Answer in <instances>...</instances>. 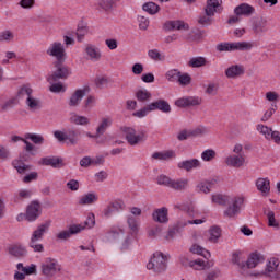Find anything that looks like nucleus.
<instances>
[{
    "label": "nucleus",
    "instance_id": "nucleus-1",
    "mask_svg": "<svg viewBox=\"0 0 280 280\" xmlns=\"http://www.w3.org/2000/svg\"><path fill=\"white\" fill-rule=\"evenodd\" d=\"M156 183L158 185L173 189V191H187L189 189V178L185 177L173 179L167 175H159Z\"/></svg>",
    "mask_w": 280,
    "mask_h": 280
},
{
    "label": "nucleus",
    "instance_id": "nucleus-2",
    "mask_svg": "<svg viewBox=\"0 0 280 280\" xmlns=\"http://www.w3.org/2000/svg\"><path fill=\"white\" fill-rule=\"evenodd\" d=\"M51 226V221H45L44 223L39 224L31 236L28 246L34 250V253H43L45 250V246L38 243L45 236V233L49 231Z\"/></svg>",
    "mask_w": 280,
    "mask_h": 280
},
{
    "label": "nucleus",
    "instance_id": "nucleus-3",
    "mask_svg": "<svg viewBox=\"0 0 280 280\" xmlns=\"http://www.w3.org/2000/svg\"><path fill=\"white\" fill-rule=\"evenodd\" d=\"M147 268L148 270H153V272H156L158 275L165 272V270H167V256H164L161 252L154 253L147 264Z\"/></svg>",
    "mask_w": 280,
    "mask_h": 280
},
{
    "label": "nucleus",
    "instance_id": "nucleus-4",
    "mask_svg": "<svg viewBox=\"0 0 280 280\" xmlns=\"http://www.w3.org/2000/svg\"><path fill=\"white\" fill-rule=\"evenodd\" d=\"M47 56L55 58V62H67V49L65 44L60 42H54L46 49Z\"/></svg>",
    "mask_w": 280,
    "mask_h": 280
},
{
    "label": "nucleus",
    "instance_id": "nucleus-5",
    "mask_svg": "<svg viewBox=\"0 0 280 280\" xmlns=\"http://www.w3.org/2000/svg\"><path fill=\"white\" fill-rule=\"evenodd\" d=\"M55 71L48 75L47 82L49 84H54V82H58V80H67L69 75H71V70L69 67L65 66V62H54Z\"/></svg>",
    "mask_w": 280,
    "mask_h": 280
},
{
    "label": "nucleus",
    "instance_id": "nucleus-6",
    "mask_svg": "<svg viewBox=\"0 0 280 280\" xmlns=\"http://www.w3.org/2000/svg\"><path fill=\"white\" fill-rule=\"evenodd\" d=\"M253 43L250 42H235L221 43L217 45V51H250Z\"/></svg>",
    "mask_w": 280,
    "mask_h": 280
},
{
    "label": "nucleus",
    "instance_id": "nucleus-7",
    "mask_svg": "<svg viewBox=\"0 0 280 280\" xmlns=\"http://www.w3.org/2000/svg\"><path fill=\"white\" fill-rule=\"evenodd\" d=\"M120 132H122L129 145H138L141 141H145V131H140L139 135H137L135 128L122 126L120 127Z\"/></svg>",
    "mask_w": 280,
    "mask_h": 280
},
{
    "label": "nucleus",
    "instance_id": "nucleus-8",
    "mask_svg": "<svg viewBox=\"0 0 280 280\" xmlns=\"http://www.w3.org/2000/svg\"><path fill=\"white\" fill-rule=\"evenodd\" d=\"M279 268V259L277 258H270L267 267L264 271L259 272L258 275H264L265 277H268L269 279L277 280L280 279V272L278 270Z\"/></svg>",
    "mask_w": 280,
    "mask_h": 280
},
{
    "label": "nucleus",
    "instance_id": "nucleus-9",
    "mask_svg": "<svg viewBox=\"0 0 280 280\" xmlns=\"http://www.w3.org/2000/svg\"><path fill=\"white\" fill-rule=\"evenodd\" d=\"M228 205V209L223 212L224 217L235 218L236 215H240V211H242V205H244V199L235 197L231 199L230 203Z\"/></svg>",
    "mask_w": 280,
    "mask_h": 280
},
{
    "label": "nucleus",
    "instance_id": "nucleus-10",
    "mask_svg": "<svg viewBox=\"0 0 280 280\" xmlns=\"http://www.w3.org/2000/svg\"><path fill=\"white\" fill-rule=\"evenodd\" d=\"M202 98L200 96H184L175 101V106L178 108H191L194 106H200Z\"/></svg>",
    "mask_w": 280,
    "mask_h": 280
},
{
    "label": "nucleus",
    "instance_id": "nucleus-11",
    "mask_svg": "<svg viewBox=\"0 0 280 280\" xmlns=\"http://www.w3.org/2000/svg\"><path fill=\"white\" fill-rule=\"evenodd\" d=\"M40 202L32 201L26 208L25 220H27V222H35V220L40 218Z\"/></svg>",
    "mask_w": 280,
    "mask_h": 280
},
{
    "label": "nucleus",
    "instance_id": "nucleus-12",
    "mask_svg": "<svg viewBox=\"0 0 280 280\" xmlns=\"http://www.w3.org/2000/svg\"><path fill=\"white\" fill-rule=\"evenodd\" d=\"M8 253L11 257H15V259H23L27 257V247L21 243H15L9 246Z\"/></svg>",
    "mask_w": 280,
    "mask_h": 280
},
{
    "label": "nucleus",
    "instance_id": "nucleus-13",
    "mask_svg": "<svg viewBox=\"0 0 280 280\" xmlns=\"http://www.w3.org/2000/svg\"><path fill=\"white\" fill-rule=\"evenodd\" d=\"M60 271L58 262L51 258L47 259L45 264L42 265V272L45 277H54L57 272Z\"/></svg>",
    "mask_w": 280,
    "mask_h": 280
},
{
    "label": "nucleus",
    "instance_id": "nucleus-14",
    "mask_svg": "<svg viewBox=\"0 0 280 280\" xmlns=\"http://www.w3.org/2000/svg\"><path fill=\"white\" fill-rule=\"evenodd\" d=\"M207 128L205 127H198L195 130H182L177 135L178 141H187V139L191 137H200V135H206Z\"/></svg>",
    "mask_w": 280,
    "mask_h": 280
},
{
    "label": "nucleus",
    "instance_id": "nucleus-15",
    "mask_svg": "<svg viewBox=\"0 0 280 280\" xmlns=\"http://www.w3.org/2000/svg\"><path fill=\"white\" fill-rule=\"evenodd\" d=\"M164 30L166 32H172L174 30H178L179 32L180 31H184V32H188L189 30V24L185 23L184 21H180V20H176V21H167L165 24H164Z\"/></svg>",
    "mask_w": 280,
    "mask_h": 280
},
{
    "label": "nucleus",
    "instance_id": "nucleus-16",
    "mask_svg": "<svg viewBox=\"0 0 280 280\" xmlns=\"http://www.w3.org/2000/svg\"><path fill=\"white\" fill-rule=\"evenodd\" d=\"M215 12H222V0H207L205 13L208 16H215Z\"/></svg>",
    "mask_w": 280,
    "mask_h": 280
},
{
    "label": "nucleus",
    "instance_id": "nucleus-17",
    "mask_svg": "<svg viewBox=\"0 0 280 280\" xmlns=\"http://www.w3.org/2000/svg\"><path fill=\"white\" fill-rule=\"evenodd\" d=\"M252 30L256 36H261L265 32H268V20L260 18L253 22Z\"/></svg>",
    "mask_w": 280,
    "mask_h": 280
},
{
    "label": "nucleus",
    "instance_id": "nucleus-18",
    "mask_svg": "<svg viewBox=\"0 0 280 280\" xmlns=\"http://www.w3.org/2000/svg\"><path fill=\"white\" fill-rule=\"evenodd\" d=\"M185 226H187V222L178 221L173 228H170L167 234L165 235L166 242H174V237H176V235H178V233H180Z\"/></svg>",
    "mask_w": 280,
    "mask_h": 280
},
{
    "label": "nucleus",
    "instance_id": "nucleus-19",
    "mask_svg": "<svg viewBox=\"0 0 280 280\" xmlns=\"http://www.w3.org/2000/svg\"><path fill=\"white\" fill-rule=\"evenodd\" d=\"M78 233H82V225L72 224L69 226V230L61 231L57 234L58 240H69L71 235H78Z\"/></svg>",
    "mask_w": 280,
    "mask_h": 280
},
{
    "label": "nucleus",
    "instance_id": "nucleus-20",
    "mask_svg": "<svg viewBox=\"0 0 280 280\" xmlns=\"http://www.w3.org/2000/svg\"><path fill=\"white\" fill-rule=\"evenodd\" d=\"M85 54L93 62H97L102 59V51L93 44H88L85 46Z\"/></svg>",
    "mask_w": 280,
    "mask_h": 280
},
{
    "label": "nucleus",
    "instance_id": "nucleus-21",
    "mask_svg": "<svg viewBox=\"0 0 280 280\" xmlns=\"http://www.w3.org/2000/svg\"><path fill=\"white\" fill-rule=\"evenodd\" d=\"M179 261L182 264V266H184V268H187V266H189V268H194V270H203L205 269V261L197 259V260H189L187 257L182 256L179 258Z\"/></svg>",
    "mask_w": 280,
    "mask_h": 280
},
{
    "label": "nucleus",
    "instance_id": "nucleus-22",
    "mask_svg": "<svg viewBox=\"0 0 280 280\" xmlns=\"http://www.w3.org/2000/svg\"><path fill=\"white\" fill-rule=\"evenodd\" d=\"M234 14H236V16H253L255 9L248 3H241L234 9Z\"/></svg>",
    "mask_w": 280,
    "mask_h": 280
},
{
    "label": "nucleus",
    "instance_id": "nucleus-23",
    "mask_svg": "<svg viewBox=\"0 0 280 280\" xmlns=\"http://www.w3.org/2000/svg\"><path fill=\"white\" fill-rule=\"evenodd\" d=\"M84 95H86V90H82V89L77 90L71 95V97L68 102V106H70L71 108H75V107L80 106V102H82V100H84Z\"/></svg>",
    "mask_w": 280,
    "mask_h": 280
},
{
    "label": "nucleus",
    "instance_id": "nucleus-24",
    "mask_svg": "<svg viewBox=\"0 0 280 280\" xmlns=\"http://www.w3.org/2000/svg\"><path fill=\"white\" fill-rule=\"evenodd\" d=\"M152 219L154 222H159L160 224H166V222H170V218H167V208L162 207L154 210L152 213Z\"/></svg>",
    "mask_w": 280,
    "mask_h": 280
},
{
    "label": "nucleus",
    "instance_id": "nucleus-25",
    "mask_svg": "<svg viewBox=\"0 0 280 280\" xmlns=\"http://www.w3.org/2000/svg\"><path fill=\"white\" fill-rule=\"evenodd\" d=\"M229 167H242L246 163V156L244 154L230 155L225 160Z\"/></svg>",
    "mask_w": 280,
    "mask_h": 280
},
{
    "label": "nucleus",
    "instance_id": "nucleus-26",
    "mask_svg": "<svg viewBox=\"0 0 280 280\" xmlns=\"http://www.w3.org/2000/svg\"><path fill=\"white\" fill-rule=\"evenodd\" d=\"M201 163L198 159L185 160L177 164L179 170H185V172H191V170H197L200 167Z\"/></svg>",
    "mask_w": 280,
    "mask_h": 280
},
{
    "label": "nucleus",
    "instance_id": "nucleus-27",
    "mask_svg": "<svg viewBox=\"0 0 280 280\" xmlns=\"http://www.w3.org/2000/svg\"><path fill=\"white\" fill-rule=\"evenodd\" d=\"M264 261H266L264 255L255 252L246 260V268H257V266H259V264H264Z\"/></svg>",
    "mask_w": 280,
    "mask_h": 280
},
{
    "label": "nucleus",
    "instance_id": "nucleus-28",
    "mask_svg": "<svg viewBox=\"0 0 280 280\" xmlns=\"http://www.w3.org/2000/svg\"><path fill=\"white\" fill-rule=\"evenodd\" d=\"M151 110H161V113H172V106L165 100H158L150 103Z\"/></svg>",
    "mask_w": 280,
    "mask_h": 280
},
{
    "label": "nucleus",
    "instance_id": "nucleus-29",
    "mask_svg": "<svg viewBox=\"0 0 280 280\" xmlns=\"http://www.w3.org/2000/svg\"><path fill=\"white\" fill-rule=\"evenodd\" d=\"M39 163L40 165H46L55 168L62 167V165H65L62 162V158H56V156L43 158Z\"/></svg>",
    "mask_w": 280,
    "mask_h": 280
},
{
    "label": "nucleus",
    "instance_id": "nucleus-30",
    "mask_svg": "<svg viewBox=\"0 0 280 280\" xmlns=\"http://www.w3.org/2000/svg\"><path fill=\"white\" fill-rule=\"evenodd\" d=\"M80 130L78 129H69L66 132V143L67 145H78V141H80Z\"/></svg>",
    "mask_w": 280,
    "mask_h": 280
},
{
    "label": "nucleus",
    "instance_id": "nucleus-31",
    "mask_svg": "<svg viewBox=\"0 0 280 280\" xmlns=\"http://www.w3.org/2000/svg\"><path fill=\"white\" fill-rule=\"evenodd\" d=\"M121 203L118 201H113L110 202L104 210H103V215L105 218H110L113 213H117V211H121Z\"/></svg>",
    "mask_w": 280,
    "mask_h": 280
},
{
    "label": "nucleus",
    "instance_id": "nucleus-32",
    "mask_svg": "<svg viewBox=\"0 0 280 280\" xmlns=\"http://www.w3.org/2000/svg\"><path fill=\"white\" fill-rule=\"evenodd\" d=\"M256 187L258 191H261V194H265V196H268L270 194V179L258 178L256 180Z\"/></svg>",
    "mask_w": 280,
    "mask_h": 280
},
{
    "label": "nucleus",
    "instance_id": "nucleus-33",
    "mask_svg": "<svg viewBox=\"0 0 280 280\" xmlns=\"http://www.w3.org/2000/svg\"><path fill=\"white\" fill-rule=\"evenodd\" d=\"M226 78H240V75H244V67L242 66H231L225 70Z\"/></svg>",
    "mask_w": 280,
    "mask_h": 280
},
{
    "label": "nucleus",
    "instance_id": "nucleus-34",
    "mask_svg": "<svg viewBox=\"0 0 280 280\" xmlns=\"http://www.w3.org/2000/svg\"><path fill=\"white\" fill-rule=\"evenodd\" d=\"M176 153L173 150L163 151V152H155L152 154V159L158 161H170V159H174Z\"/></svg>",
    "mask_w": 280,
    "mask_h": 280
},
{
    "label": "nucleus",
    "instance_id": "nucleus-35",
    "mask_svg": "<svg viewBox=\"0 0 280 280\" xmlns=\"http://www.w3.org/2000/svg\"><path fill=\"white\" fill-rule=\"evenodd\" d=\"M70 124H74L75 126H89L91 120L86 116L72 114L70 117Z\"/></svg>",
    "mask_w": 280,
    "mask_h": 280
},
{
    "label": "nucleus",
    "instance_id": "nucleus-36",
    "mask_svg": "<svg viewBox=\"0 0 280 280\" xmlns=\"http://www.w3.org/2000/svg\"><path fill=\"white\" fill-rule=\"evenodd\" d=\"M32 93H34V90L32 89V85H30V83L23 84L19 90H18V94L16 97L19 100H23V97H25V95L27 97H32Z\"/></svg>",
    "mask_w": 280,
    "mask_h": 280
},
{
    "label": "nucleus",
    "instance_id": "nucleus-37",
    "mask_svg": "<svg viewBox=\"0 0 280 280\" xmlns=\"http://www.w3.org/2000/svg\"><path fill=\"white\" fill-rule=\"evenodd\" d=\"M109 126H113V119L102 118L101 124L96 128V137L104 135V132H106V130H108Z\"/></svg>",
    "mask_w": 280,
    "mask_h": 280
},
{
    "label": "nucleus",
    "instance_id": "nucleus-38",
    "mask_svg": "<svg viewBox=\"0 0 280 280\" xmlns=\"http://www.w3.org/2000/svg\"><path fill=\"white\" fill-rule=\"evenodd\" d=\"M212 202L221 207H226V205H231V197L226 195H212Z\"/></svg>",
    "mask_w": 280,
    "mask_h": 280
},
{
    "label": "nucleus",
    "instance_id": "nucleus-39",
    "mask_svg": "<svg viewBox=\"0 0 280 280\" xmlns=\"http://www.w3.org/2000/svg\"><path fill=\"white\" fill-rule=\"evenodd\" d=\"M209 234H210L209 242H212L213 244H215L222 235V229H220V226L218 225H214L210 228Z\"/></svg>",
    "mask_w": 280,
    "mask_h": 280
},
{
    "label": "nucleus",
    "instance_id": "nucleus-40",
    "mask_svg": "<svg viewBox=\"0 0 280 280\" xmlns=\"http://www.w3.org/2000/svg\"><path fill=\"white\" fill-rule=\"evenodd\" d=\"M98 197L95 192H90L84 195L80 200L79 205H94V202H97Z\"/></svg>",
    "mask_w": 280,
    "mask_h": 280
},
{
    "label": "nucleus",
    "instance_id": "nucleus-41",
    "mask_svg": "<svg viewBox=\"0 0 280 280\" xmlns=\"http://www.w3.org/2000/svg\"><path fill=\"white\" fill-rule=\"evenodd\" d=\"M136 100L142 103L150 102V100H152V93L148 90H138L136 92Z\"/></svg>",
    "mask_w": 280,
    "mask_h": 280
},
{
    "label": "nucleus",
    "instance_id": "nucleus-42",
    "mask_svg": "<svg viewBox=\"0 0 280 280\" xmlns=\"http://www.w3.org/2000/svg\"><path fill=\"white\" fill-rule=\"evenodd\" d=\"M205 65H207V59L205 57H192L188 61V67H191L192 69L205 67Z\"/></svg>",
    "mask_w": 280,
    "mask_h": 280
},
{
    "label": "nucleus",
    "instance_id": "nucleus-43",
    "mask_svg": "<svg viewBox=\"0 0 280 280\" xmlns=\"http://www.w3.org/2000/svg\"><path fill=\"white\" fill-rule=\"evenodd\" d=\"M142 10L144 12H148V14H159V10H161V7L154 2H147L142 5Z\"/></svg>",
    "mask_w": 280,
    "mask_h": 280
},
{
    "label": "nucleus",
    "instance_id": "nucleus-44",
    "mask_svg": "<svg viewBox=\"0 0 280 280\" xmlns=\"http://www.w3.org/2000/svg\"><path fill=\"white\" fill-rule=\"evenodd\" d=\"M190 253H192L194 255H201L206 259L207 257H211V253H209L207 249L198 244H195L190 247Z\"/></svg>",
    "mask_w": 280,
    "mask_h": 280
},
{
    "label": "nucleus",
    "instance_id": "nucleus-45",
    "mask_svg": "<svg viewBox=\"0 0 280 280\" xmlns=\"http://www.w3.org/2000/svg\"><path fill=\"white\" fill-rule=\"evenodd\" d=\"M197 22L199 25H202V27H209V25L213 24V15L205 13L198 18Z\"/></svg>",
    "mask_w": 280,
    "mask_h": 280
},
{
    "label": "nucleus",
    "instance_id": "nucleus-46",
    "mask_svg": "<svg viewBox=\"0 0 280 280\" xmlns=\"http://www.w3.org/2000/svg\"><path fill=\"white\" fill-rule=\"evenodd\" d=\"M12 165L18 171L19 174H25L26 172H30V170H32L30 165L21 161H13Z\"/></svg>",
    "mask_w": 280,
    "mask_h": 280
},
{
    "label": "nucleus",
    "instance_id": "nucleus-47",
    "mask_svg": "<svg viewBox=\"0 0 280 280\" xmlns=\"http://www.w3.org/2000/svg\"><path fill=\"white\" fill-rule=\"evenodd\" d=\"M75 226H82V231L84 229H93L95 226V214H89L83 223L75 224Z\"/></svg>",
    "mask_w": 280,
    "mask_h": 280
},
{
    "label": "nucleus",
    "instance_id": "nucleus-48",
    "mask_svg": "<svg viewBox=\"0 0 280 280\" xmlns=\"http://www.w3.org/2000/svg\"><path fill=\"white\" fill-rule=\"evenodd\" d=\"M257 130L258 132H260V135H264L265 139H267V141H270L271 137H272V128H269L266 125H258L257 126Z\"/></svg>",
    "mask_w": 280,
    "mask_h": 280
},
{
    "label": "nucleus",
    "instance_id": "nucleus-49",
    "mask_svg": "<svg viewBox=\"0 0 280 280\" xmlns=\"http://www.w3.org/2000/svg\"><path fill=\"white\" fill-rule=\"evenodd\" d=\"M25 139H30L35 145H43L45 143V138L36 133H26Z\"/></svg>",
    "mask_w": 280,
    "mask_h": 280
},
{
    "label": "nucleus",
    "instance_id": "nucleus-50",
    "mask_svg": "<svg viewBox=\"0 0 280 280\" xmlns=\"http://www.w3.org/2000/svg\"><path fill=\"white\" fill-rule=\"evenodd\" d=\"M26 106H28L30 110H38L40 108V101L33 96H28L26 98Z\"/></svg>",
    "mask_w": 280,
    "mask_h": 280
},
{
    "label": "nucleus",
    "instance_id": "nucleus-51",
    "mask_svg": "<svg viewBox=\"0 0 280 280\" xmlns=\"http://www.w3.org/2000/svg\"><path fill=\"white\" fill-rule=\"evenodd\" d=\"M148 56L149 58H151V60H154L155 62H162L163 60H165V56L161 55L159 49L149 50Z\"/></svg>",
    "mask_w": 280,
    "mask_h": 280
},
{
    "label": "nucleus",
    "instance_id": "nucleus-52",
    "mask_svg": "<svg viewBox=\"0 0 280 280\" xmlns=\"http://www.w3.org/2000/svg\"><path fill=\"white\" fill-rule=\"evenodd\" d=\"M180 71L178 69L168 70L165 74V78L168 82H178Z\"/></svg>",
    "mask_w": 280,
    "mask_h": 280
},
{
    "label": "nucleus",
    "instance_id": "nucleus-53",
    "mask_svg": "<svg viewBox=\"0 0 280 280\" xmlns=\"http://www.w3.org/2000/svg\"><path fill=\"white\" fill-rule=\"evenodd\" d=\"M177 82L180 86H189V84H191V75H189V73L179 72Z\"/></svg>",
    "mask_w": 280,
    "mask_h": 280
},
{
    "label": "nucleus",
    "instance_id": "nucleus-54",
    "mask_svg": "<svg viewBox=\"0 0 280 280\" xmlns=\"http://www.w3.org/2000/svg\"><path fill=\"white\" fill-rule=\"evenodd\" d=\"M16 104H19V100H16V97L10 98L7 102H4L1 105V110L2 113H5L8 110H11V108H13L14 106H16Z\"/></svg>",
    "mask_w": 280,
    "mask_h": 280
},
{
    "label": "nucleus",
    "instance_id": "nucleus-55",
    "mask_svg": "<svg viewBox=\"0 0 280 280\" xmlns=\"http://www.w3.org/2000/svg\"><path fill=\"white\" fill-rule=\"evenodd\" d=\"M148 113H152L151 105H147L142 107L141 109L133 113V117H138L139 119L145 117Z\"/></svg>",
    "mask_w": 280,
    "mask_h": 280
},
{
    "label": "nucleus",
    "instance_id": "nucleus-56",
    "mask_svg": "<svg viewBox=\"0 0 280 280\" xmlns=\"http://www.w3.org/2000/svg\"><path fill=\"white\" fill-rule=\"evenodd\" d=\"M265 213L267 214L268 226H279V222H277V219H275V211L268 210L267 212L265 211Z\"/></svg>",
    "mask_w": 280,
    "mask_h": 280
},
{
    "label": "nucleus",
    "instance_id": "nucleus-57",
    "mask_svg": "<svg viewBox=\"0 0 280 280\" xmlns=\"http://www.w3.org/2000/svg\"><path fill=\"white\" fill-rule=\"evenodd\" d=\"M127 223L129 229L133 232L137 233L139 231V221H137V218L135 217H128Z\"/></svg>",
    "mask_w": 280,
    "mask_h": 280
},
{
    "label": "nucleus",
    "instance_id": "nucleus-58",
    "mask_svg": "<svg viewBox=\"0 0 280 280\" xmlns=\"http://www.w3.org/2000/svg\"><path fill=\"white\" fill-rule=\"evenodd\" d=\"M139 30L145 32L150 27V20L143 15L138 16Z\"/></svg>",
    "mask_w": 280,
    "mask_h": 280
},
{
    "label": "nucleus",
    "instance_id": "nucleus-59",
    "mask_svg": "<svg viewBox=\"0 0 280 280\" xmlns=\"http://www.w3.org/2000/svg\"><path fill=\"white\" fill-rule=\"evenodd\" d=\"M232 264H234L235 266H238V268H246V262H244V260L242 259V256H240V254L234 253L232 255Z\"/></svg>",
    "mask_w": 280,
    "mask_h": 280
},
{
    "label": "nucleus",
    "instance_id": "nucleus-60",
    "mask_svg": "<svg viewBox=\"0 0 280 280\" xmlns=\"http://www.w3.org/2000/svg\"><path fill=\"white\" fill-rule=\"evenodd\" d=\"M196 190L198 194H211V189H209V186L205 180H201L197 184Z\"/></svg>",
    "mask_w": 280,
    "mask_h": 280
},
{
    "label": "nucleus",
    "instance_id": "nucleus-61",
    "mask_svg": "<svg viewBox=\"0 0 280 280\" xmlns=\"http://www.w3.org/2000/svg\"><path fill=\"white\" fill-rule=\"evenodd\" d=\"M202 161H213L215 159V152L213 149H207L201 153Z\"/></svg>",
    "mask_w": 280,
    "mask_h": 280
},
{
    "label": "nucleus",
    "instance_id": "nucleus-62",
    "mask_svg": "<svg viewBox=\"0 0 280 280\" xmlns=\"http://www.w3.org/2000/svg\"><path fill=\"white\" fill-rule=\"evenodd\" d=\"M116 1L119 0H98V5L102 10H110Z\"/></svg>",
    "mask_w": 280,
    "mask_h": 280
},
{
    "label": "nucleus",
    "instance_id": "nucleus-63",
    "mask_svg": "<svg viewBox=\"0 0 280 280\" xmlns=\"http://www.w3.org/2000/svg\"><path fill=\"white\" fill-rule=\"evenodd\" d=\"M89 34V28L86 26H81L77 30V38L79 43H82L84 40V36Z\"/></svg>",
    "mask_w": 280,
    "mask_h": 280
},
{
    "label": "nucleus",
    "instance_id": "nucleus-64",
    "mask_svg": "<svg viewBox=\"0 0 280 280\" xmlns=\"http://www.w3.org/2000/svg\"><path fill=\"white\" fill-rule=\"evenodd\" d=\"M50 88H49V91L51 93H65V85H62V83H50Z\"/></svg>",
    "mask_w": 280,
    "mask_h": 280
}]
</instances>
